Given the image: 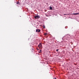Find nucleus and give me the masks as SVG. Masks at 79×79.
<instances>
[{
	"instance_id": "obj_1",
	"label": "nucleus",
	"mask_w": 79,
	"mask_h": 79,
	"mask_svg": "<svg viewBox=\"0 0 79 79\" xmlns=\"http://www.w3.org/2000/svg\"><path fill=\"white\" fill-rule=\"evenodd\" d=\"M34 18L36 19H39V18H40V16H39V15H38V16L36 15V16H35Z\"/></svg>"
},
{
	"instance_id": "obj_2",
	"label": "nucleus",
	"mask_w": 79,
	"mask_h": 79,
	"mask_svg": "<svg viewBox=\"0 0 79 79\" xmlns=\"http://www.w3.org/2000/svg\"><path fill=\"white\" fill-rule=\"evenodd\" d=\"M36 32H40V30L39 29H37L36 30Z\"/></svg>"
},
{
	"instance_id": "obj_3",
	"label": "nucleus",
	"mask_w": 79,
	"mask_h": 79,
	"mask_svg": "<svg viewBox=\"0 0 79 79\" xmlns=\"http://www.w3.org/2000/svg\"><path fill=\"white\" fill-rule=\"evenodd\" d=\"M74 15H79V14L78 13H74L73 14Z\"/></svg>"
},
{
	"instance_id": "obj_4",
	"label": "nucleus",
	"mask_w": 79,
	"mask_h": 79,
	"mask_svg": "<svg viewBox=\"0 0 79 79\" xmlns=\"http://www.w3.org/2000/svg\"><path fill=\"white\" fill-rule=\"evenodd\" d=\"M42 47V44H41L40 43L39 45H38V47Z\"/></svg>"
},
{
	"instance_id": "obj_5",
	"label": "nucleus",
	"mask_w": 79,
	"mask_h": 79,
	"mask_svg": "<svg viewBox=\"0 0 79 79\" xmlns=\"http://www.w3.org/2000/svg\"><path fill=\"white\" fill-rule=\"evenodd\" d=\"M70 15V14H64V15Z\"/></svg>"
},
{
	"instance_id": "obj_6",
	"label": "nucleus",
	"mask_w": 79,
	"mask_h": 79,
	"mask_svg": "<svg viewBox=\"0 0 79 79\" xmlns=\"http://www.w3.org/2000/svg\"><path fill=\"white\" fill-rule=\"evenodd\" d=\"M50 9H51V10H52V6L50 7Z\"/></svg>"
},
{
	"instance_id": "obj_7",
	"label": "nucleus",
	"mask_w": 79,
	"mask_h": 79,
	"mask_svg": "<svg viewBox=\"0 0 79 79\" xmlns=\"http://www.w3.org/2000/svg\"><path fill=\"white\" fill-rule=\"evenodd\" d=\"M44 35H47V33H45L44 34Z\"/></svg>"
},
{
	"instance_id": "obj_8",
	"label": "nucleus",
	"mask_w": 79,
	"mask_h": 79,
	"mask_svg": "<svg viewBox=\"0 0 79 79\" xmlns=\"http://www.w3.org/2000/svg\"><path fill=\"white\" fill-rule=\"evenodd\" d=\"M19 2H16V4H19Z\"/></svg>"
},
{
	"instance_id": "obj_9",
	"label": "nucleus",
	"mask_w": 79,
	"mask_h": 79,
	"mask_svg": "<svg viewBox=\"0 0 79 79\" xmlns=\"http://www.w3.org/2000/svg\"><path fill=\"white\" fill-rule=\"evenodd\" d=\"M43 27H44V28H45V26H44H44H43Z\"/></svg>"
},
{
	"instance_id": "obj_10",
	"label": "nucleus",
	"mask_w": 79,
	"mask_h": 79,
	"mask_svg": "<svg viewBox=\"0 0 79 79\" xmlns=\"http://www.w3.org/2000/svg\"><path fill=\"white\" fill-rule=\"evenodd\" d=\"M56 52H58V49H56Z\"/></svg>"
},
{
	"instance_id": "obj_11",
	"label": "nucleus",
	"mask_w": 79,
	"mask_h": 79,
	"mask_svg": "<svg viewBox=\"0 0 79 79\" xmlns=\"http://www.w3.org/2000/svg\"><path fill=\"white\" fill-rule=\"evenodd\" d=\"M54 79H56V78H55Z\"/></svg>"
},
{
	"instance_id": "obj_12",
	"label": "nucleus",
	"mask_w": 79,
	"mask_h": 79,
	"mask_svg": "<svg viewBox=\"0 0 79 79\" xmlns=\"http://www.w3.org/2000/svg\"><path fill=\"white\" fill-rule=\"evenodd\" d=\"M40 51L41 52V51H42V50H40Z\"/></svg>"
}]
</instances>
